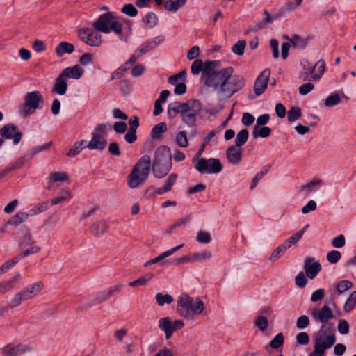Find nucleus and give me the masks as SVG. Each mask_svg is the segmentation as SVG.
<instances>
[{
  "label": "nucleus",
  "instance_id": "nucleus-35",
  "mask_svg": "<svg viewBox=\"0 0 356 356\" xmlns=\"http://www.w3.org/2000/svg\"><path fill=\"white\" fill-rule=\"evenodd\" d=\"M270 168V165L265 166L259 172L256 174V175L253 177L252 183L250 184V190H253L257 187L259 180H261L264 177V175H266L268 173Z\"/></svg>",
  "mask_w": 356,
  "mask_h": 356
},
{
  "label": "nucleus",
  "instance_id": "nucleus-45",
  "mask_svg": "<svg viewBox=\"0 0 356 356\" xmlns=\"http://www.w3.org/2000/svg\"><path fill=\"white\" fill-rule=\"evenodd\" d=\"M302 235L303 231L296 232L283 243L286 249L289 248L292 245L296 244L302 238Z\"/></svg>",
  "mask_w": 356,
  "mask_h": 356
},
{
  "label": "nucleus",
  "instance_id": "nucleus-12",
  "mask_svg": "<svg viewBox=\"0 0 356 356\" xmlns=\"http://www.w3.org/2000/svg\"><path fill=\"white\" fill-rule=\"evenodd\" d=\"M158 327L165 333V339H170L175 331L184 327V323L182 320L172 321L169 317H163L158 321Z\"/></svg>",
  "mask_w": 356,
  "mask_h": 356
},
{
  "label": "nucleus",
  "instance_id": "nucleus-20",
  "mask_svg": "<svg viewBox=\"0 0 356 356\" xmlns=\"http://www.w3.org/2000/svg\"><path fill=\"white\" fill-rule=\"evenodd\" d=\"M313 318L321 323H325L333 318V313L327 305H323L321 309L312 312Z\"/></svg>",
  "mask_w": 356,
  "mask_h": 356
},
{
  "label": "nucleus",
  "instance_id": "nucleus-1",
  "mask_svg": "<svg viewBox=\"0 0 356 356\" xmlns=\"http://www.w3.org/2000/svg\"><path fill=\"white\" fill-rule=\"evenodd\" d=\"M124 24L127 26L125 29L127 30L128 35H130L131 33V26L133 25L132 21L124 18L115 12L108 11L105 13L101 14L97 19L93 22L92 27L96 31L104 34L113 33L122 39V37L123 36Z\"/></svg>",
  "mask_w": 356,
  "mask_h": 356
},
{
  "label": "nucleus",
  "instance_id": "nucleus-43",
  "mask_svg": "<svg viewBox=\"0 0 356 356\" xmlns=\"http://www.w3.org/2000/svg\"><path fill=\"white\" fill-rule=\"evenodd\" d=\"M49 202L48 201H45L35 205L29 211V213H28L29 216H32L47 211L49 208Z\"/></svg>",
  "mask_w": 356,
  "mask_h": 356
},
{
  "label": "nucleus",
  "instance_id": "nucleus-37",
  "mask_svg": "<svg viewBox=\"0 0 356 356\" xmlns=\"http://www.w3.org/2000/svg\"><path fill=\"white\" fill-rule=\"evenodd\" d=\"M85 141L83 140L74 143L72 147L69 149L67 155L70 157H74L79 154L83 149L86 148V146L83 145Z\"/></svg>",
  "mask_w": 356,
  "mask_h": 356
},
{
  "label": "nucleus",
  "instance_id": "nucleus-54",
  "mask_svg": "<svg viewBox=\"0 0 356 356\" xmlns=\"http://www.w3.org/2000/svg\"><path fill=\"white\" fill-rule=\"evenodd\" d=\"M254 323L261 331H265L268 325L267 318L262 316H258L255 319Z\"/></svg>",
  "mask_w": 356,
  "mask_h": 356
},
{
  "label": "nucleus",
  "instance_id": "nucleus-18",
  "mask_svg": "<svg viewBox=\"0 0 356 356\" xmlns=\"http://www.w3.org/2000/svg\"><path fill=\"white\" fill-rule=\"evenodd\" d=\"M21 277L20 273L16 272L10 279L0 280V295L6 294L12 291L20 281Z\"/></svg>",
  "mask_w": 356,
  "mask_h": 356
},
{
  "label": "nucleus",
  "instance_id": "nucleus-57",
  "mask_svg": "<svg viewBox=\"0 0 356 356\" xmlns=\"http://www.w3.org/2000/svg\"><path fill=\"white\" fill-rule=\"evenodd\" d=\"M246 46L245 40H238L232 48V51L236 55L241 56L244 54Z\"/></svg>",
  "mask_w": 356,
  "mask_h": 356
},
{
  "label": "nucleus",
  "instance_id": "nucleus-17",
  "mask_svg": "<svg viewBox=\"0 0 356 356\" xmlns=\"http://www.w3.org/2000/svg\"><path fill=\"white\" fill-rule=\"evenodd\" d=\"M304 270L306 275L309 279H314L321 270V266L319 262L314 261L313 257H306L304 260Z\"/></svg>",
  "mask_w": 356,
  "mask_h": 356
},
{
  "label": "nucleus",
  "instance_id": "nucleus-48",
  "mask_svg": "<svg viewBox=\"0 0 356 356\" xmlns=\"http://www.w3.org/2000/svg\"><path fill=\"white\" fill-rule=\"evenodd\" d=\"M322 184V181L320 179H316L311 181L307 184L302 186V190L306 191V194L308 195L312 191H315L317 187Z\"/></svg>",
  "mask_w": 356,
  "mask_h": 356
},
{
  "label": "nucleus",
  "instance_id": "nucleus-27",
  "mask_svg": "<svg viewBox=\"0 0 356 356\" xmlns=\"http://www.w3.org/2000/svg\"><path fill=\"white\" fill-rule=\"evenodd\" d=\"M74 51V45L67 42H60L55 49L56 54L58 57H62L65 54H72Z\"/></svg>",
  "mask_w": 356,
  "mask_h": 356
},
{
  "label": "nucleus",
  "instance_id": "nucleus-44",
  "mask_svg": "<svg viewBox=\"0 0 356 356\" xmlns=\"http://www.w3.org/2000/svg\"><path fill=\"white\" fill-rule=\"evenodd\" d=\"M302 115L301 110L299 107H291L287 113V118L289 122H294L299 118H300Z\"/></svg>",
  "mask_w": 356,
  "mask_h": 356
},
{
  "label": "nucleus",
  "instance_id": "nucleus-25",
  "mask_svg": "<svg viewBox=\"0 0 356 356\" xmlns=\"http://www.w3.org/2000/svg\"><path fill=\"white\" fill-rule=\"evenodd\" d=\"M220 61L219 60H207L203 63V72L202 74V79L204 80L209 76L210 74L215 72L216 70V68L219 67Z\"/></svg>",
  "mask_w": 356,
  "mask_h": 356
},
{
  "label": "nucleus",
  "instance_id": "nucleus-4",
  "mask_svg": "<svg viewBox=\"0 0 356 356\" xmlns=\"http://www.w3.org/2000/svg\"><path fill=\"white\" fill-rule=\"evenodd\" d=\"M172 154L170 149L166 145L159 146L155 151L152 171L155 177L161 179L166 176L172 169Z\"/></svg>",
  "mask_w": 356,
  "mask_h": 356
},
{
  "label": "nucleus",
  "instance_id": "nucleus-31",
  "mask_svg": "<svg viewBox=\"0 0 356 356\" xmlns=\"http://www.w3.org/2000/svg\"><path fill=\"white\" fill-rule=\"evenodd\" d=\"M29 217V214L26 212H19L15 215L13 216L6 223L7 225H17L22 222H24Z\"/></svg>",
  "mask_w": 356,
  "mask_h": 356
},
{
  "label": "nucleus",
  "instance_id": "nucleus-49",
  "mask_svg": "<svg viewBox=\"0 0 356 356\" xmlns=\"http://www.w3.org/2000/svg\"><path fill=\"white\" fill-rule=\"evenodd\" d=\"M152 49H154V45L152 44V42H149V41H146L135 50L134 54L140 55V56L141 55Z\"/></svg>",
  "mask_w": 356,
  "mask_h": 356
},
{
  "label": "nucleus",
  "instance_id": "nucleus-16",
  "mask_svg": "<svg viewBox=\"0 0 356 356\" xmlns=\"http://www.w3.org/2000/svg\"><path fill=\"white\" fill-rule=\"evenodd\" d=\"M270 75V70L265 69L257 76L254 84V92L257 96L261 95L266 90Z\"/></svg>",
  "mask_w": 356,
  "mask_h": 356
},
{
  "label": "nucleus",
  "instance_id": "nucleus-2",
  "mask_svg": "<svg viewBox=\"0 0 356 356\" xmlns=\"http://www.w3.org/2000/svg\"><path fill=\"white\" fill-rule=\"evenodd\" d=\"M201 109V104L197 100L188 102H175L168 105V115L170 118L180 114L184 123L189 127L195 125L197 116Z\"/></svg>",
  "mask_w": 356,
  "mask_h": 356
},
{
  "label": "nucleus",
  "instance_id": "nucleus-9",
  "mask_svg": "<svg viewBox=\"0 0 356 356\" xmlns=\"http://www.w3.org/2000/svg\"><path fill=\"white\" fill-rule=\"evenodd\" d=\"M107 135V127L105 124H97L92 133V138L86 148L90 150L103 151L106 146V136Z\"/></svg>",
  "mask_w": 356,
  "mask_h": 356
},
{
  "label": "nucleus",
  "instance_id": "nucleus-22",
  "mask_svg": "<svg viewBox=\"0 0 356 356\" xmlns=\"http://www.w3.org/2000/svg\"><path fill=\"white\" fill-rule=\"evenodd\" d=\"M284 38L290 42L293 48L300 49L305 48L309 40L307 38H302L296 34L293 35L291 37L284 35Z\"/></svg>",
  "mask_w": 356,
  "mask_h": 356
},
{
  "label": "nucleus",
  "instance_id": "nucleus-11",
  "mask_svg": "<svg viewBox=\"0 0 356 356\" xmlns=\"http://www.w3.org/2000/svg\"><path fill=\"white\" fill-rule=\"evenodd\" d=\"M335 341L336 337L334 334L325 335L324 339L322 335L316 336L314 339V350L309 356H324L325 350L330 348Z\"/></svg>",
  "mask_w": 356,
  "mask_h": 356
},
{
  "label": "nucleus",
  "instance_id": "nucleus-42",
  "mask_svg": "<svg viewBox=\"0 0 356 356\" xmlns=\"http://www.w3.org/2000/svg\"><path fill=\"white\" fill-rule=\"evenodd\" d=\"M19 258L17 257H14L11 259L8 260L0 267V275L6 273L9 270H10L13 266H15L19 262Z\"/></svg>",
  "mask_w": 356,
  "mask_h": 356
},
{
  "label": "nucleus",
  "instance_id": "nucleus-58",
  "mask_svg": "<svg viewBox=\"0 0 356 356\" xmlns=\"http://www.w3.org/2000/svg\"><path fill=\"white\" fill-rule=\"evenodd\" d=\"M284 343V335L282 333H278L270 342V346L272 348L277 349Z\"/></svg>",
  "mask_w": 356,
  "mask_h": 356
},
{
  "label": "nucleus",
  "instance_id": "nucleus-62",
  "mask_svg": "<svg viewBox=\"0 0 356 356\" xmlns=\"http://www.w3.org/2000/svg\"><path fill=\"white\" fill-rule=\"evenodd\" d=\"M196 239L199 243L206 244L210 243L211 241L210 234L204 231L199 232L197 234Z\"/></svg>",
  "mask_w": 356,
  "mask_h": 356
},
{
  "label": "nucleus",
  "instance_id": "nucleus-41",
  "mask_svg": "<svg viewBox=\"0 0 356 356\" xmlns=\"http://www.w3.org/2000/svg\"><path fill=\"white\" fill-rule=\"evenodd\" d=\"M211 252L208 250L196 252L192 255V262L204 261L211 259Z\"/></svg>",
  "mask_w": 356,
  "mask_h": 356
},
{
  "label": "nucleus",
  "instance_id": "nucleus-7",
  "mask_svg": "<svg viewBox=\"0 0 356 356\" xmlns=\"http://www.w3.org/2000/svg\"><path fill=\"white\" fill-rule=\"evenodd\" d=\"M233 72L234 68L232 67H228L219 71H216L210 74L203 80L204 83L206 86L213 88L214 90H219L222 92V88Z\"/></svg>",
  "mask_w": 356,
  "mask_h": 356
},
{
  "label": "nucleus",
  "instance_id": "nucleus-51",
  "mask_svg": "<svg viewBox=\"0 0 356 356\" xmlns=\"http://www.w3.org/2000/svg\"><path fill=\"white\" fill-rule=\"evenodd\" d=\"M176 142L177 145L181 147H186L188 145L186 132L185 131H180L177 134Z\"/></svg>",
  "mask_w": 356,
  "mask_h": 356
},
{
  "label": "nucleus",
  "instance_id": "nucleus-50",
  "mask_svg": "<svg viewBox=\"0 0 356 356\" xmlns=\"http://www.w3.org/2000/svg\"><path fill=\"white\" fill-rule=\"evenodd\" d=\"M143 22L145 24H149V26L152 28L157 24L158 17L154 13L148 12L143 18Z\"/></svg>",
  "mask_w": 356,
  "mask_h": 356
},
{
  "label": "nucleus",
  "instance_id": "nucleus-13",
  "mask_svg": "<svg viewBox=\"0 0 356 356\" xmlns=\"http://www.w3.org/2000/svg\"><path fill=\"white\" fill-rule=\"evenodd\" d=\"M101 32L92 28H81L79 31V37L81 41L90 47H99L102 42Z\"/></svg>",
  "mask_w": 356,
  "mask_h": 356
},
{
  "label": "nucleus",
  "instance_id": "nucleus-24",
  "mask_svg": "<svg viewBox=\"0 0 356 356\" xmlns=\"http://www.w3.org/2000/svg\"><path fill=\"white\" fill-rule=\"evenodd\" d=\"M83 73V70L81 69V67L79 65H76L72 67L65 68L61 72V74L65 79L66 77H68L78 79L82 76Z\"/></svg>",
  "mask_w": 356,
  "mask_h": 356
},
{
  "label": "nucleus",
  "instance_id": "nucleus-34",
  "mask_svg": "<svg viewBox=\"0 0 356 356\" xmlns=\"http://www.w3.org/2000/svg\"><path fill=\"white\" fill-rule=\"evenodd\" d=\"M315 71L316 70V73L313 75V81H318L325 70V63L323 60H319L315 65Z\"/></svg>",
  "mask_w": 356,
  "mask_h": 356
},
{
  "label": "nucleus",
  "instance_id": "nucleus-23",
  "mask_svg": "<svg viewBox=\"0 0 356 356\" xmlns=\"http://www.w3.org/2000/svg\"><path fill=\"white\" fill-rule=\"evenodd\" d=\"M184 244H181L179 245H177V246H175L167 251H165L163 252H162L161 254H159L158 257L152 259H150L148 261H147L145 264V267H147L149 266V265H152V264H156L157 262H159L160 261L164 259L165 258H166L167 257H169L170 255H172L173 253H175V252L178 251L179 250H180L182 247H184Z\"/></svg>",
  "mask_w": 356,
  "mask_h": 356
},
{
  "label": "nucleus",
  "instance_id": "nucleus-3",
  "mask_svg": "<svg viewBox=\"0 0 356 356\" xmlns=\"http://www.w3.org/2000/svg\"><path fill=\"white\" fill-rule=\"evenodd\" d=\"M204 309V303L199 298L194 299L186 293L178 298L177 312L184 318L195 320V316L202 314Z\"/></svg>",
  "mask_w": 356,
  "mask_h": 356
},
{
  "label": "nucleus",
  "instance_id": "nucleus-59",
  "mask_svg": "<svg viewBox=\"0 0 356 356\" xmlns=\"http://www.w3.org/2000/svg\"><path fill=\"white\" fill-rule=\"evenodd\" d=\"M341 102V98L338 94H332L329 95L325 100L326 106L332 107L338 104Z\"/></svg>",
  "mask_w": 356,
  "mask_h": 356
},
{
  "label": "nucleus",
  "instance_id": "nucleus-52",
  "mask_svg": "<svg viewBox=\"0 0 356 356\" xmlns=\"http://www.w3.org/2000/svg\"><path fill=\"white\" fill-rule=\"evenodd\" d=\"M68 179V176L67 173L63 172H54L49 177L50 182H57V181H65Z\"/></svg>",
  "mask_w": 356,
  "mask_h": 356
},
{
  "label": "nucleus",
  "instance_id": "nucleus-60",
  "mask_svg": "<svg viewBox=\"0 0 356 356\" xmlns=\"http://www.w3.org/2000/svg\"><path fill=\"white\" fill-rule=\"evenodd\" d=\"M352 286H353V284L349 280L340 281L337 285V292L339 294H341V293L345 292L346 291L348 290L349 289H350L352 287Z\"/></svg>",
  "mask_w": 356,
  "mask_h": 356
},
{
  "label": "nucleus",
  "instance_id": "nucleus-30",
  "mask_svg": "<svg viewBox=\"0 0 356 356\" xmlns=\"http://www.w3.org/2000/svg\"><path fill=\"white\" fill-rule=\"evenodd\" d=\"M186 1V0H167L164 3V7L168 11L176 12L185 6Z\"/></svg>",
  "mask_w": 356,
  "mask_h": 356
},
{
  "label": "nucleus",
  "instance_id": "nucleus-46",
  "mask_svg": "<svg viewBox=\"0 0 356 356\" xmlns=\"http://www.w3.org/2000/svg\"><path fill=\"white\" fill-rule=\"evenodd\" d=\"M121 12L131 17H136L138 13V10L131 3L124 4L121 8Z\"/></svg>",
  "mask_w": 356,
  "mask_h": 356
},
{
  "label": "nucleus",
  "instance_id": "nucleus-32",
  "mask_svg": "<svg viewBox=\"0 0 356 356\" xmlns=\"http://www.w3.org/2000/svg\"><path fill=\"white\" fill-rule=\"evenodd\" d=\"M271 134V129L268 127H259V126H255L254 127L252 131V136L254 138L258 137L261 138H267Z\"/></svg>",
  "mask_w": 356,
  "mask_h": 356
},
{
  "label": "nucleus",
  "instance_id": "nucleus-61",
  "mask_svg": "<svg viewBox=\"0 0 356 356\" xmlns=\"http://www.w3.org/2000/svg\"><path fill=\"white\" fill-rule=\"evenodd\" d=\"M200 72H203V62L200 59H196L191 65V73L197 75Z\"/></svg>",
  "mask_w": 356,
  "mask_h": 356
},
{
  "label": "nucleus",
  "instance_id": "nucleus-29",
  "mask_svg": "<svg viewBox=\"0 0 356 356\" xmlns=\"http://www.w3.org/2000/svg\"><path fill=\"white\" fill-rule=\"evenodd\" d=\"M177 179V175L175 173L170 174L167 180L165 181V184L164 186L159 188L156 189V193L159 195H162L165 193H167L171 191L172 186L175 184Z\"/></svg>",
  "mask_w": 356,
  "mask_h": 356
},
{
  "label": "nucleus",
  "instance_id": "nucleus-26",
  "mask_svg": "<svg viewBox=\"0 0 356 356\" xmlns=\"http://www.w3.org/2000/svg\"><path fill=\"white\" fill-rule=\"evenodd\" d=\"M109 298H110L108 295L106 290L100 291L96 295V297L94 298V300H92V301H90L88 303H86V304L83 305L82 306L79 307V309L81 310L87 309L89 307H90L91 306L103 302L108 300Z\"/></svg>",
  "mask_w": 356,
  "mask_h": 356
},
{
  "label": "nucleus",
  "instance_id": "nucleus-15",
  "mask_svg": "<svg viewBox=\"0 0 356 356\" xmlns=\"http://www.w3.org/2000/svg\"><path fill=\"white\" fill-rule=\"evenodd\" d=\"M0 136L5 139H12L14 145H17L22 138V133L13 124H6L0 129Z\"/></svg>",
  "mask_w": 356,
  "mask_h": 356
},
{
  "label": "nucleus",
  "instance_id": "nucleus-5",
  "mask_svg": "<svg viewBox=\"0 0 356 356\" xmlns=\"http://www.w3.org/2000/svg\"><path fill=\"white\" fill-rule=\"evenodd\" d=\"M150 167V156L144 155L140 157L128 176V186L131 188H135L144 182L149 174Z\"/></svg>",
  "mask_w": 356,
  "mask_h": 356
},
{
  "label": "nucleus",
  "instance_id": "nucleus-56",
  "mask_svg": "<svg viewBox=\"0 0 356 356\" xmlns=\"http://www.w3.org/2000/svg\"><path fill=\"white\" fill-rule=\"evenodd\" d=\"M71 193L69 191H65L61 196L56 197L51 200V205L58 204L63 201H68L71 199Z\"/></svg>",
  "mask_w": 356,
  "mask_h": 356
},
{
  "label": "nucleus",
  "instance_id": "nucleus-8",
  "mask_svg": "<svg viewBox=\"0 0 356 356\" xmlns=\"http://www.w3.org/2000/svg\"><path fill=\"white\" fill-rule=\"evenodd\" d=\"M44 99L38 90L28 92L24 97V103L20 111V114L27 116L33 114L37 109H41L44 106Z\"/></svg>",
  "mask_w": 356,
  "mask_h": 356
},
{
  "label": "nucleus",
  "instance_id": "nucleus-14",
  "mask_svg": "<svg viewBox=\"0 0 356 356\" xmlns=\"http://www.w3.org/2000/svg\"><path fill=\"white\" fill-rule=\"evenodd\" d=\"M245 84L244 78L239 74L231 75L222 88V93L225 94L228 97L232 96L235 92L241 90Z\"/></svg>",
  "mask_w": 356,
  "mask_h": 356
},
{
  "label": "nucleus",
  "instance_id": "nucleus-21",
  "mask_svg": "<svg viewBox=\"0 0 356 356\" xmlns=\"http://www.w3.org/2000/svg\"><path fill=\"white\" fill-rule=\"evenodd\" d=\"M226 156L229 163L238 164L242 160L241 149L236 145H232L227 149Z\"/></svg>",
  "mask_w": 356,
  "mask_h": 356
},
{
  "label": "nucleus",
  "instance_id": "nucleus-55",
  "mask_svg": "<svg viewBox=\"0 0 356 356\" xmlns=\"http://www.w3.org/2000/svg\"><path fill=\"white\" fill-rule=\"evenodd\" d=\"M341 257V254L338 250H331L327 252L326 258L330 264L337 263Z\"/></svg>",
  "mask_w": 356,
  "mask_h": 356
},
{
  "label": "nucleus",
  "instance_id": "nucleus-53",
  "mask_svg": "<svg viewBox=\"0 0 356 356\" xmlns=\"http://www.w3.org/2000/svg\"><path fill=\"white\" fill-rule=\"evenodd\" d=\"M31 247L24 251L22 252L19 255H17V258H19V260L22 259V258L27 257L29 254H35L40 251L41 248L37 245H35L34 244L30 245Z\"/></svg>",
  "mask_w": 356,
  "mask_h": 356
},
{
  "label": "nucleus",
  "instance_id": "nucleus-38",
  "mask_svg": "<svg viewBox=\"0 0 356 356\" xmlns=\"http://www.w3.org/2000/svg\"><path fill=\"white\" fill-rule=\"evenodd\" d=\"M167 131V125L165 122L156 124L151 131V137L153 139L159 138L160 135Z\"/></svg>",
  "mask_w": 356,
  "mask_h": 356
},
{
  "label": "nucleus",
  "instance_id": "nucleus-64",
  "mask_svg": "<svg viewBox=\"0 0 356 356\" xmlns=\"http://www.w3.org/2000/svg\"><path fill=\"white\" fill-rule=\"evenodd\" d=\"M286 250L287 249L284 245V244H281L272 252L270 259L273 261H275L280 257V254H283Z\"/></svg>",
  "mask_w": 356,
  "mask_h": 356
},
{
  "label": "nucleus",
  "instance_id": "nucleus-10",
  "mask_svg": "<svg viewBox=\"0 0 356 356\" xmlns=\"http://www.w3.org/2000/svg\"><path fill=\"white\" fill-rule=\"evenodd\" d=\"M194 167L201 174H217L222 170L221 162L215 158H200Z\"/></svg>",
  "mask_w": 356,
  "mask_h": 356
},
{
  "label": "nucleus",
  "instance_id": "nucleus-36",
  "mask_svg": "<svg viewBox=\"0 0 356 356\" xmlns=\"http://www.w3.org/2000/svg\"><path fill=\"white\" fill-rule=\"evenodd\" d=\"M155 299L159 306H163L165 304L170 305L174 301V298L171 295L163 294L162 293H156Z\"/></svg>",
  "mask_w": 356,
  "mask_h": 356
},
{
  "label": "nucleus",
  "instance_id": "nucleus-63",
  "mask_svg": "<svg viewBox=\"0 0 356 356\" xmlns=\"http://www.w3.org/2000/svg\"><path fill=\"white\" fill-rule=\"evenodd\" d=\"M302 3H298V1L293 2L289 1L284 3V6L281 8V10L284 13H289L290 11L295 10Z\"/></svg>",
  "mask_w": 356,
  "mask_h": 356
},
{
  "label": "nucleus",
  "instance_id": "nucleus-39",
  "mask_svg": "<svg viewBox=\"0 0 356 356\" xmlns=\"http://www.w3.org/2000/svg\"><path fill=\"white\" fill-rule=\"evenodd\" d=\"M249 137V133L247 129L241 130L236 135L235 139V145L237 147H241L246 143Z\"/></svg>",
  "mask_w": 356,
  "mask_h": 356
},
{
  "label": "nucleus",
  "instance_id": "nucleus-6",
  "mask_svg": "<svg viewBox=\"0 0 356 356\" xmlns=\"http://www.w3.org/2000/svg\"><path fill=\"white\" fill-rule=\"evenodd\" d=\"M44 288L42 282L28 285L19 292L15 293L10 302L8 307L14 308L19 306L23 301L28 300L38 296Z\"/></svg>",
  "mask_w": 356,
  "mask_h": 356
},
{
  "label": "nucleus",
  "instance_id": "nucleus-28",
  "mask_svg": "<svg viewBox=\"0 0 356 356\" xmlns=\"http://www.w3.org/2000/svg\"><path fill=\"white\" fill-rule=\"evenodd\" d=\"M67 89L66 79L60 74L57 79L54 86V91L58 95H64Z\"/></svg>",
  "mask_w": 356,
  "mask_h": 356
},
{
  "label": "nucleus",
  "instance_id": "nucleus-19",
  "mask_svg": "<svg viewBox=\"0 0 356 356\" xmlns=\"http://www.w3.org/2000/svg\"><path fill=\"white\" fill-rule=\"evenodd\" d=\"M29 350H30V348L27 345L18 344L14 346L13 343H10L2 349V353L5 356H19Z\"/></svg>",
  "mask_w": 356,
  "mask_h": 356
},
{
  "label": "nucleus",
  "instance_id": "nucleus-33",
  "mask_svg": "<svg viewBox=\"0 0 356 356\" xmlns=\"http://www.w3.org/2000/svg\"><path fill=\"white\" fill-rule=\"evenodd\" d=\"M153 276H154L153 273H148L145 274V275L138 278L137 280H136L133 282H130L129 283V286L131 287L145 286V284H147V283L149 281H150L152 279Z\"/></svg>",
  "mask_w": 356,
  "mask_h": 356
},
{
  "label": "nucleus",
  "instance_id": "nucleus-47",
  "mask_svg": "<svg viewBox=\"0 0 356 356\" xmlns=\"http://www.w3.org/2000/svg\"><path fill=\"white\" fill-rule=\"evenodd\" d=\"M186 70H182L177 74L171 76L168 78V83L172 85L178 84L179 81H186Z\"/></svg>",
  "mask_w": 356,
  "mask_h": 356
},
{
  "label": "nucleus",
  "instance_id": "nucleus-40",
  "mask_svg": "<svg viewBox=\"0 0 356 356\" xmlns=\"http://www.w3.org/2000/svg\"><path fill=\"white\" fill-rule=\"evenodd\" d=\"M356 305V291H353L347 298L343 309L346 312H350L352 311Z\"/></svg>",
  "mask_w": 356,
  "mask_h": 356
}]
</instances>
